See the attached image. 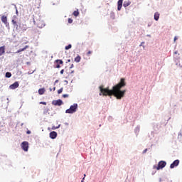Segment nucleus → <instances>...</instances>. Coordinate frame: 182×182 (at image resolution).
<instances>
[{
	"mask_svg": "<svg viewBox=\"0 0 182 182\" xmlns=\"http://www.w3.org/2000/svg\"><path fill=\"white\" fill-rule=\"evenodd\" d=\"M73 22V19L69 18H68V23H72Z\"/></svg>",
	"mask_w": 182,
	"mask_h": 182,
	"instance_id": "a878e982",
	"label": "nucleus"
},
{
	"mask_svg": "<svg viewBox=\"0 0 182 182\" xmlns=\"http://www.w3.org/2000/svg\"><path fill=\"white\" fill-rule=\"evenodd\" d=\"M52 105H53V106H62V105H63V102L62 100H53Z\"/></svg>",
	"mask_w": 182,
	"mask_h": 182,
	"instance_id": "423d86ee",
	"label": "nucleus"
},
{
	"mask_svg": "<svg viewBox=\"0 0 182 182\" xmlns=\"http://www.w3.org/2000/svg\"><path fill=\"white\" fill-rule=\"evenodd\" d=\"M147 151V149H144L143 153H146Z\"/></svg>",
	"mask_w": 182,
	"mask_h": 182,
	"instance_id": "72a5a7b5",
	"label": "nucleus"
},
{
	"mask_svg": "<svg viewBox=\"0 0 182 182\" xmlns=\"http://www.w3.org/2000/svg\"><path fill=\"white\" fill-rule=\"evenodd\" d=\"M87 55L89 56V55H92V51H88L87 53Z\"/></svg>",
	"mask_w": 182,
	"mask_h": 182,
	"instance_id": "7c9ffc66",
	"label": "nucleus"
},
{
	"mask_svg": "<svg viewBox=\"0 0 182 182\" xmlns=\"http://www.w3.org/2000/svg\"><path fill=\"white\" fill-rule=\"evenodd\" d=\"M19 87V83L18 82H15L12 85H10L9 88L11 89L12 90Z\"/></svg>",
	"mask_w": 182,
	"mask_h": 182,
	"instance_id": "9d476101",
	"label": "nucleus"
},
{
	"mask_svg": "<svg viewBox=\"0 0 182 182\" xmlns=\"http://www.w3.org/2000/svg\"><path fill=\"white\" fill-rule=\"evenodd\" d=\"M16 19H17V18L15 17V18L11 21V22H12V23H13L14 28H16V29H18V27L19 26L18 25V21H17Z\"/></svg>",
	"mask_w": 182,
	"mask_h": 182,
	"instance_id": "9b49d317",
	"label": "nucleus"
},
{
	"mask_svg": "<svg viewBox=\"0 0 182 182\" xmlns=\"http://www.w3.org/2000/svg\"><path fill=\"white\" fill-rule=\"evenodd\" d=\"M27 134H31V131H27Z\"/></svg>",
	"mask_w": 182,
	"mask_h": 182,
	"instance_id": "473e14b6",
	"label": "nucleus"
},
{
	"mask_svg": "<svg viewBox=\"0 0 182 182\" xmlns=\"http://www.w3.org/2000/svg\"><path fill=\"white\" fill-rule=\"evenodd\" d=\"M77 110V104H73L71 105L69 109H66L65 113H68L69 114H73V113H75Z\"/></svg>",
	"mask_w": 182,
	"mask_h": 182,
	"instance_id": "f03ea898",
	"label": "nucleus"
},
{
	"mask_svg": "<svg viewBox=\"0 0 182 182\" xmlns=\"http://www.w3.org/2000/svg\"><path fill=\"white\" fill-rule=\"evenodd\" d=\"M36 25L38 28L42 29V28L45 27V21H43V20H38Z\"/></svg>",
	"mask_w": 182,
	"mask_h": 182,
	"instance_id": "0eeeda50",
	"label": "nucleus"
},
{
	"mask_svg": "<svg viewBox=\"0 0 182 182\" xmlns=\"http://www.w3.org/2000/svg\"><path fill=\"white\" fill-rule=\"evenodd\" d=\"M53 90H54V91L56 90V87H53Z\"/></svg>",
	"mask_w": 182,
	"mask_h": 182,
	"instance_id": "e433bc0d",
	"label": "nucleus"
},
{
	"mask_svg": "<svg viewBox=\"0 0 182 182\" xmlns=\"http://www.w3.org/2000/svg\"><path fill=\"white\" fill-rule=\"evenodd\" d=\"M45 92H46V90H45V88H40L38 90V94L39 95H44Z\"/></svg>",
	"mask_w": 182,
	"mask_h": 182,
	"instance_id": "dca6fc26",
	"label": "nucleus"
},
{
	"mask_svg": "<svg viewBox=\"0 0 182 182\" xmlns=\"http://www.w3.org/2000/svg\"><path fill=\"white\" fill-rule=\"evenodd\" d=\"M55 68L59 69V68H60V65H63V61L62 60H56L55 61Z\"/></svg>",
	"mask_w": 182,
	"mask_h": 182,
	"instance_id": "1a4fd4ad",
	"label": "nucleus"
},
{
	"mask_svg": "<svg viewBox=\"0 0 182 182\" xmlns=\"http://www.w3.org/2000/svg\"><path fill=\"white\" fill-rule=\"evenodd\" d=\"M177 53H178V51H175V52H174V54H175V55H177Z\"/></svg>",
	"mask_w": 182,
	"mask_h": 182,
	"instance_id": "c9c22d12",
	"label": "nucleus"
},
{
	"mask_svg": "<svg viewBox=\"0 0 182 182\" xmlns=\"http://www.w3.org/2000/svg\"><path fill=\"white\" fill-rule=\"evenodd\" d=\"M50 92H52V88H50Z\"/></svg>",
	"mask_w": 182,
	"mask_h": 182,
	"instance_id": "a19ab883",
	"label": "nucleus"
},
{
	"mask_svg": "<svg viewBox=\"0 0 182 182\" xmlns=\"http://www.w3.org/2000/svg\"><path fill=\"white\" fill-rule=\"evenodd\" d=\"M13 5L15 6V9H16V12H18V7H16V5H15V4H13Z\"/></svg>",
	"mask_w": 182,
	"mask_h": 182,
	"instance_id": "2f4dec72",
	"label": "nucleus"
},
{
	"mask_svg": "<svg viewBox=\"0 0 182 182\" xmlns=\"http://www.w3.org/2000/svg\"><path fill=\"white\" fill-rule=\"evenodd\" d=\"M122 6H123L118 4V6H117V9H118L119 11H121Z\"/></svg>",
	"mask_w": 182,
	"mask_h": 182,
	"instance_id": "bb28decb",
	"label": "nucleus"
},
{
	"mask_svg": "<svg viewBox=\"0 0 182 182\" xmlns=\"http://www.w3.org/2000/svg\"><path fill=\"white\" fill-rule=\"evenodd\" d=\"M117 4L118 5L123 6V0H119Z\"/></svg>",
	"mask_w": 182,
	"mask_h": 182,
	"instance_id": "b1692460",
	"label": "nucleus"
},
{
	"mask_svg": "<svg viewBox=\"0 0 182 182\" xmlns=\"http://www.w3.org/2000/svg\"><path fill=\"white\" fill-rule=\"evenodd\" d=\"M64 72H65V70H61L60 72V75H63Z\"/></svg>",
	"mask_w": 182,
	"mask_h": 182,
	"instance_id": "c756f323",
	"label": "nucleus"
},
{
	"mask_svg": "<svg viewBox=\"0 0 182 182\" xmlns=\"http://www.w3.org/2000/svg\"><path fill=\"white\" fill-rule=\"evenodd\" d=\"M126 86V79L121 78L118 84L112 87V90H109V87L104 88L103 85L100 86V96H114L117 99H122L126 95V90H122V87Z\"/></svg>",
	"mask_w": 182,
	"mask_h": 182,
	"instance_id": "f257e3e1",
	"label": "nucleus"
},
{
	"mask_svg": "<svg viewBox=\"0 0 182 182\" xmlns=\"http://www.w3.org/2000/svg\"><path fill=\"white\" fill-rule=\"evenodd\" d=\"M159 18H160V14H159V12H156L154 14V19H155V21H159Z\"/></svg>",
	"mask_w": 182,
	"mask_h": 182,
	"instance_id": "a211bd4d",
	"label": "nucleus"
},
{
	"mask_svg": "<svg viewBox=\"0 0 182 182\" xmlns=\"http://www.w3.org/2000/svg\"><path fill=\"white\" fill-rule=\"evenodd\" d=\"M143 43H144L142 42V43H141L140 46H143Z\"/></svg>",
	"mask_w": 182,
	"mask_h": 182,
	"instance_id": "ea45409f",
	"label": "nucleus"
},
{
	"mask_svg": "<svg viewBox=\"0 0 182 182\" xmlns=\"http://www.w3.org/2000/svg\"><path fill=\"white\" fill-rule=\"evenodd\" d=\"M11 76H12V74L9 72H7L6 73V77H11Z\"/></svg>",
	"mask_w": 182,
	"mask_h": 182,
	"instance_id": "4be33fe9",
	"label": "nucleus"
},
{
	"mask_svg": "<svg viewBox=\"0 0 182 182\" xmlns=\"http://www.w3.org/2000/svg\"><path fill=\"white\" fill-rule=\"evenodd\" d=\"M1 22H3V23L4 25H7L8 24V17H6V16H1Z\"/></svg>",
	"mask_w": 182,
	"mask_h": 182,
	"instance_id": "ddd939ff",
	"label": "nucleus"
},
{
	"mask_svg": "<svg viewBox=\"0 0 182 182\" xmlns=\"http://www.w3.org/2000/svg\"><path fill=\"white\" fill-rule=\"evenodd\" d=\"M130 4H132L131 1H125L123 4V6H124V8H127V6H129V5H130Z\"/></svg>",
	"mask_w": 182,
	"mask_h": 182,
	"instance_id": "f3484780",
	"label": "nucleus"
},
{
	"mask_svg": "<svg viewBox=\"0 0 182 182\" xmlns=\"http://www.w3.org/2000/svg\"><path fill=\"white\" fill-rule=\"evenodd\" d=\"M21 148L24 151H28L29 149V143L28 141H23L21 143Z\"/></svg>",
	"mask_w": 182,
	"mask_h": 182,
	"instance_id": "39448f33",
	"label": "nucleus"
},
{
	"mask_svg": "<svg viewBox=\"0 0 182 182\" xmlns=\"http://www.w3.org/2000/svg\"><path fill=\"white\" fill-rule=\"evenodd\" d=\"M72 48V45L69 44L68 46H65V50H68V49H70Z\"/></svg>",
	"mask_w": 182,
	"mask_h": 182,
	"instance_id": "412c9836",
	"label": "nucleus"
},
{
	"mask_svg": "<svg viewBox=\"0 0 182 182\" xmlns=\"http://www.w3.org/2000/svg\"><path fill=\"white\" fill-rule=\"evenodd\" d=\"M50 139H56L58 137V133L55 131H53L50 133Z\"/></svg>",
	"mask_w": 182,
	"mask_h": 182,
	"instance_id": "f8f14e48",
	"label": "nucleus"
},
{
	"mask_svg": "<svg viewBox=\"0 0 182 182\" xmlns=\"http://www.w3.org/2000/svg\"><path fill=\"white\" fill-rule=\"evenodd\" d=\"M73 68V64L71 65L70 68L72 69Z\"/></svg>",
	"mask_w": 182,
	"mask_h": 182,
	"instance_id": "4c0bfd02",
	"label": "nucleus"
},
{
	"mask_svg": "<svg viewBox=\"0 0 182 182\" xmlns=\"http://www.w3.org/2000/svg\"><path fill=\"white\" fill-rule=\"evenodd\" d=\"M167 165V163L164 161H160L158 164V166H154V168H156V170H161V168H164Z\"/></svg>",
	"mask_w": 182,
	"mask_h": 182,
	"instance_id": "7ed1b4c3",
	"label": "nucleus"
},
{
	"mask_svg": "<svg viewBox=\"0 0 182 182\" xmlns=\"http://www.w3.org/2000/svg\"><path fill=\"white\" fill-rule=\"evenodd\" d=\"M84 180H85V178H83L82 179V182H84Z\"/></svg>",
	"mask_w": 182,
	"mask_h": 182,
	"instance_id": "58836bf2",
	"label": "nucleus"
},
{
	"mask_svg": "<svg viewBox=\"0 0 182 182\" xmlns=\"http://www.w3.org/2000/svg\"><path fill=\"white\" fill-rule=\"evenodd\" d=\"M68 62H70V60H68Z\"/></svg>",
	"mask_w": 182,
	"mask_h": 182,
	"instance_id": "37998d69",
	"label": "nucleus"
},
{
	"mask_svg": "<svg viewBox=\"0 0 182 182\" xmlns=\"http://www.w3.org/2000/svg\"><path fill=\"white\" fill-rule=\"evenodd\" d=\"M63 97H69V95L64 94V95H63Z\"/></svg>",
	"mask_w": 182,
	"mask_h": 182,
	"instance_id": "cd10ccee",
	"label": "nucleus"
},
{
	"mask_svg": "<svg viewBox=\"0 0 182 182\" xmlns=\"http://www.w3.org/2000/svg\"><path fill=\"white\" fill-rule=\"evenodd\" d=\"M177 39V36L174 37V42H176V40Z\"/></svg>",
	"mask_w": 182,
	"mask_h": 182,
	"instance_id": "f704fd0d",
	"label": "nucleus"
},
{
	"mask_svg": "<svg viewBox=\"0 0 182 182\" xmlns=\"http://www.w3.org/2000/svg\"><path fill=\"white\" fill-rule=\"evenodd\" d=\"M17 30L20 32H25L28 30V26L26 24L19 23Z\"/></svg>",
	"mask_w": 182,
	"mask_h": 182,
	"instance_id": "20e7f679",
	"label": "nucleus"
},
{
	"mask_svg": "<svg viewBox=\"0 0 182 182\" xmlns=\"http://www.w3.org/2000/svg\"><path fill=\"white\" fill-rule=\"evenodd\" d=\"M178 164H180V161L176 159L170 165V168H174V167H177Z\"/></svg>",
	"mask_w": 182,
	"mask_h": 182,
	"instance_id": "6e6552de",
	"label": "nucleus"
},
{
	"mask_svg": "<svg viewBox=\"0 0 182 182\" xmlns=\"http://www.w3.org/2000/svg\"><path fill=\"white\" fill-rule=\"evenodd\" d=\"M40 105H44V106H46V102H41Z\"/></svg>",
	"mask_w": 182,
	"mask_h": 182,
	"instance_id": "c85d7f7f",
	"label": "nucleus"
},
{
	"mask_svg": "<svg viewBox=\"0 0 182 182\" xmlns=\"http://www.w3.org/2000/svg\"><path fill=\"white\" fill-rule=\"evenodd\" d=\"M59 127H60V124H59L58 127H52V130H56V129H59Z\"/></svg>",
	"mask_w": 182,
	"mask_h": 182,
	"instance_id": "5701e85b",
	"label": "nucleus"
},
{
	"mask_svg": "<svg viewBox=\"0 0 182 182\" xmlns=\"http://www.w3.org/2000/svg\"><path fill=\"white\" fill-rule=\"evenodd\" d=\"M5 53V46L0 47V56H2Z\"/></svg>",
	"mask_w": 182,
	"mask_h": 182,
	"instance_id": "2eb2a0df",
	"label": "nucleus"
},
{
	"mask_svg": "<svg viewBox=\"0 0 182 182\" xmlns=\"http://www.w3.org/2000/svg\"><path fill=\"white\" fill-rule=\"evenodd\" d=\"M80 59H82V58L80 57V55H77V56L75 58V62H77V63H79V62H80Z\"/></svg>",
	"mask_w": 182,
	"mask_h": 182,
	"instance_id": "6ab92c4d",
	"label": "nucleus"
},
{
	"mask_svg": "<svg viewBox=\"0 0 182 182\" xmlns=\"http://www.w3.org/2000/svg\"><path fill=\"white\" fill-rule=\"evenodd\" d=\"M63 92V88H60V90H58V95H60Z\"/></svg>",
	"mask_w": 182,
	"mask_h": 182,
	"instance_id": "393cba45",
	"label": "nucleus"
},
{
	"mask_svg": "<svg viewBox=\"0 0 182 182\" xmlns=\"http://www.w3.org/2000/svg\"><path fill=\"white\" fill-rule=\"evenodd\" d=\"M86 177V174H84V178Z\"/></svg>",
	"mask_w": 182,
	"mask_h": 182,
	"instance_id": "79ce46f5",
	"label": "nucleus"
},
{
	"mask_svg": "<svg viewBox=\"0 0 182 182\" xmlns=\"http://www.w3.org/2000/svg\"><path fill=\"white\" fill-rule=\"evenodd\" d=\"M73 15H74V16H79V10H76L73 13Z\"/></svg>",
	"mask_w": 182,
	"mask_h": 182,
	"instance_id": "aec40b11",
	"label": "nucleus"
},
{
	"mask_svg": "<svg viewBox=\"0 0 182 182\" xmlns=\"http://www.w3.org/2000/svg\"><path fill=\"white\" fill-rule=\"evenodd\" d=\"M28 48H29V46H26L24 48H20L18 49L16 53H21V52H23L24 50H26V49H28Z\"/></svg>",
	"mask_w": 182,
	"mask_h": 182,
	"instance_id": "4468645a",
	"label": "nucleus"
}]
</instances>
